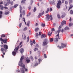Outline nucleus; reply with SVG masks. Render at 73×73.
<instances>
[{"label": "nucleus", "mask_w": 73, "mask_h": 73, "mask_svg": "<svg viewBox=\"0 0 73 73\" xmlns=\"http://www.w3.org/2000/svg\"><path fill=\"white\" fill-rule=\"evenodd\" d=\"M64 1H65V0H62V3H64Z\"/></svg>", "instance_id": "64"}, {"label": "nucleus", "mask_w": 73, "mask_h": 73, "mask_svg": "<svg viewBox=\"0 0 73 73\" xmlns=\"http://www.w3.org/2000/svg\"><path fill=\"white\" fill-rule=\"evenodd\" d=\"M10 3V4H11V5H13V1H11Z\"/></svg>", "instance_id": "49"}, {"label": "nucleus", "mask_w": 73, "mask_h": 73, "mask_svg": "<svg viewBox=\"0 0 73 73\" xmlns=\"http://www.w3.org/2000/svg\"><path fill=\"white\" fill-rule=\"evenodd\" d=\"M35 66H37L38 65V63H35Z\"/></svg>", "instance_id": "58"}, {"label": "nucleus", "mask_w": 73, "mask_h": 73, "mask_svg": "<svg viewBox=\"0 0 73 73\" xmlns=\"http://www.w3.org/2000/svg\"><path fill=\"white\" fill-rule=\"evenodd\" d=\"M30 58L32 61H33V58L32 56H31L30 57Z\"/></svg>", "instance_id": "48"}, {"label": "nucleus", "mask_w": 73, "mask_h": 73, "mask_svg": "<svg viewBox=\"0 0 73 73\" xmlns=\"http://www.w3.org/2000/svg\"><path fill=\"white\" fill-rule=\"evenodd\" d=\"M30 42L31 43V45H33V41H31Z\"/></svg>", "instance_id": "44"}, {"label": "nucleus", "mask_w": 73, "mask_h": 73, "mask_svg": "<svg viewBox=\"0 0 73 73\" xmlns=\"http://www.w3.org/2000/svg\"><path fill=\"white\" fill-rule=\"evenodd\" d=\"M49 8H47V11H46L45 12V13H48V12H49Z\"/></svg>", "instance_id": "31"}, {"label": "nucleus", "mask_w": 73, "mask_h": 73, "mask_svg": "<svg viewBox=\"0 0 73 73\" xmlns=\"http://www.w3.org/2000/svg\"><path fill=\"white\" fill-rule=\"evenodd\" d=\"M41 13H39L38 17V18H40V17H41Z\"/></svg>", "instance_id": "35"}, {"label": "nucleus", "mask_w": 73, "mask_h": 73, "mask_svg": "<svg viewBox=\"0 0 73 73\" xmlns=\"http://www.w3.org/2000/svg\"><path fill=\"white\" fill-rule=\"evenodd\" d=\"M64 24H66V21H63L61 23V25H64Z\"/></svg>", "instance_id": "14"}, {"label": "nucleus", "mask_w": 73, "mask_h": 73, "mask_svg": "<svg viewBox=\"0 0 73 73\" xmlns=\"http://www.w3.org/2000/svg\"><path fill=\"white\" fill-rule=\"evenodd\" d=\"M25 1H26V0H22L21 2V3H25Z\"/></svg>", "instance_id": "39"}, {"label": "nucleus", "mask_w": 73, "mask_h": 73, "mask_svg": "<svg viewBox=\"0 0 73 73\" xmlns=\"http://www.w3.org/2000/svg\"><path fill=\"white\" fill-rule=\"evenodd\" d=\"M21 66L23 68H21L20 69L21 71V73H25L24 72V69L25 72H28V68H25V65L24 64H23L21 66Z\"/></svg>", "instance_id": "2"}, {"label": "nucleus", "mask_w": 73, "mask_h": 73, "mask_svg": "<svg viewBox=\"0 0 73 73\" xmlns=\"http://www.w3.org/2000/svg\"><path fill=\"white\" fill-rule=\"evenodd\" d=\"M51 31L53 32H55V29H54V28H52L51 29Z\"/></svg>", "instance_id": "27"}, {"label": "nucleus", "mask_w": 73, "mask_h": 73, "mask_svg": "<svg viewBox=\"0 0 73 73\" xmlns=\"http://www.w3.org/2000/svg\"><path fill=\"white\" fill-rule=\"evenodd\" d=\"M12 54L13 56H16V53L15 52L13 51L12 52Z\"/></svg>", "instance_id": "20"}, {"label": "nucleus", "mask_w": 73, "mask_h": 73, "mask_svg": "<svg viewBox=\"0 0 73 73\" xmlns=\"http://www.w3.org/2000/svg\"><path fill=\"white\" fill-rule=\"evenodd\" d=\"M65 4H66V5H67L68 4V2L67 1H66L65 2Z\"/></svg>", "instance_id": "47"}, {"label": "nucleus", "mask_w": 73, "mask_h": 73, "mask_svg": "<svg viewBox=\"0 0 73 73\" xmlns=\"http://www.w3.org/2000/svg\"><path fill=\"white\" fill-rule=\"evenodd\" d=\"M33 42L34 44H36V42L35 40H33Z\"/></svg>", "instance_id": "60"}, {"label": "nucleus", "mask_w": 73, "mask_h": 73, "mask_svg": "<svg viewBox=\"0 0 73 73\" xmlns=\"http://www.w3.org/2000/svg\"><path fill=\"white\" fill-rule=\"evenodd\" d=\"M23 44V42H21L19 43V45L18 46H20V45H21V44Z\"/></svg>", "instance_id": "55"}, {"label": "nucleus", "mask_w": 73, "mask_h": 73, "mask_svg": "<svg viewBox=\"0 0 73 73\" xmlns=\"http://www.w3.org/2000/svg\"><path fill=\"white\" fill-rule=\"evenodd\" d=\"M57 17L58 18V19H61V16H60V15L59 14L57 15Z\"/></svg>", "instance_id": "24"}, {"label": "nucleus", "mask_w": 73, "mask_h": 73, "mask_svg": "<svg viewBox=\"0 0 73 73\" xmlns=\"http://www.w3.org/2000/svg\"><path fill=\"white\" fill-rule=\"evenodd\" d=\"M65 30H66L67 29H69V28L68 27H65L64 28Z\"/></svg>", "instance_id": "36"}, {"label": "nucleus", "mask_w": 73, "mask_h": 73, "mask_svg": "<svg viewBox=\"0 0 73 73\" xmlns=\"http://www.w3.org/2000/svg\"><path fill=\"white\" fill-rule=\"evenodd\" d=\"M6 35L5 34H3L1 35V37H5L6 36Z\"/></svg>", "instance_id": "22"}, {"label": "nucleus", "mask_w": 73, "mask_h": 73, "mask_svg": "<svg viewBox=\"0 0 73 73\" xmlns=\"http://www.w3.org/2000/svg\"><path fill=\"white\" fill-rule=\"evenodd\" d=\"M41 26H42V27H44L45 26V25L44 23H42V24L41 25Z\"/></svg>", "instance_id": "38"}, {"label": "nucleus", "mask_w": 73, "mask_h": 73, "mask_svg": "<svg viewBox=\"0 0 73 73\" xmlns=\"http://www.w3.org/2000/svg\"><path fill=\"white\" fill-rule=\"evenodd\" d=\"M52 11H53V9H52V8H50L49 9L50 12H52Z\"/></svg>", "instance_id": "42"}, {"label": "nucleus", "mask_w": 73, "mask_h": 73, "mask_svg": "<svg viewBox=\"0 0 73 73\" xmlns=\"http://www.w3.org/2000/svg\"><path fill=\"white\" fill-rule=\"evenodd\" d=\"M73 11L72 10H71L70 11V13L71 15H73Z\"/></svg>", "instance_id": "32"}, {"label": "nucleus", "mask_w": 73, "mask_h": 73, "mask_svg": "<svg viewBox=\"0 0 73 73\" xmlns=\"http://www.w3.org/2000/svg\"><path fill=\"white\" fill-rule=\"evenodd\" d=\"M31 13H29L27 15V17H29V16L30 15H31Z\"/></svg>", "instance_id": "37"}, {"label": "nucleus", "mask_w": 73, "mask_h": 73, "mask_svg": "<svg viewBox=\"0 0 73 73\" xmlns=\"http://www.w3.org/2000/svg\"><path fill=\"white\" fill-rule=\"evenodd\" d=\"M0 40L1 41H3H3L4 40L1 38H0Z\"/></svg>", "instance_id": "52"}, {"label": "nucleus", "mask_w": 73, "mask_h": 73, "mask_svg": "<svg viewBox=\"0 0 73 73\" xmlns=\"http://www.w3.org/2000/svg\"><path fill=\"white\" fill-rule=\"evenodd\" d=\"M46 19L47 20H49L50 18V20H53V17H52V15H49L48 14L46 15Z\"/></svg>", "instance_id": "7"}, {"label": "nucleus", "mask_w": 73, "mask_h": 73, "mask_svg": "<svg viewBox=\"0 0 73 73\" xmlns=\"http://www.w3.org/2000/svg\"><path fill=\"white\" fill-rule=\"evenodd\" d=\"M61 46L62 48H64V47H66V44L64 43H62L61 44Z\"/></svg>", "instance_id": "13"}, {"label": "nucleus", "mask_w": 73, "mask_h": 73, "mask_svg": "<svg viewBox=\"0 0 73 73\" xmlns=\"http://www.w3.org/2000/svg\"><path fill=\"white\" fill-rule=\"evenodd\" d=\"M41 37L42 38H44L46 37V35L45 34H43L41 36Z\"/></svg>", "instance_id": "15"}, {"label": "nucleus", "mask_w": 73, "mask_h": 73, "mask_svg": "<svg viewBox=\"0 0 73 73\" xmlns=\"http://www.w3.org/2000/svg\"><path fill=\"white\" fill-rule=\"evenodd\" d=\"M1 51L2 52L3 55H5V49H4V48H1Z\"/></svg>", "instance_id": "10"}, {"label": "nucleus", "mask_w": 73, "mask_h": 73, "mask_svg": "<svg viewBox=\"0 0 73 73\" xmlns=\"http://www.w3.org/2000/svg\"><path fill=\"white\" fill-rule=\"evenodd\" d=\"M51 4H55V1H54V0H53L51 2Z\"/></svg>", "instance_id": "33"}, {"label": "nucleus", "mask_w": 73, "mask_h": 73, "mask_svg": "<svg viewBox=\"0 0 73 73\" xmlns=\"http://www.w3.org/2000/svg\"><path fill=\"white\" fill-rule=\"evenodd\" d=\"M38 61H39V64H40V62H41V61H42V60L40 58L38 59Z\"/></svg>", "instance_id": "25"}, {"label": "nucleus", "mask_w": 73, "mask_h": 73, "mask_svg": "<svg viewBox=\"0 0 73 73\" xmlns=\"http://www.w3.org/2000/svg\"><path fill=\"white\" fill-rule=\"evenodd\" d=\"M44 57L45 58H47V56H46V54H44Z\"/></svg>", "instance_id": "43"}, {"label": "nucleus", "mask_w": 73, "mask_h": 73, "mask_svg": "<svg viewBox=\"0 0 73 73\" xmlns=\"http://www.w3.org/2000/svg\"><path fill=\"white\" fill-rule=\"evenodd\" d=\"M39 29V28L38 27L36 28L35 29V32H37L38 31V30Z\"/></svg>", "instance_id": "28"}, {"label": "nucleus", "mask_w": 73, "mask_h": 73, "mask_svg": "<svg viewBox=\"0 0 73 73\" xmlns=\"http://www.w3.org/2000/svg\"><path fill=\"white\" fill-rule=\"evenodd\" d=\"M28 9L29 10H30L31 9V6H30L28 7Z\"/></svg>", "instance_id": "51"}, {"label": "nucleus", "mask_w": 73, "mask_h": 73, "mask_svg": "<svg viewBox=\"0 0 73 73\" xmlns=\"http://www.w3.org/2000/svg\"><path fill=\"white\" fill-rule=\"evenodd\" d=\"M17 72H18L19 73L20 72V70H17Z\"/></svg>", "instance_id": "56"}, {"label": "nucleus", "mask_w": 73, "mask_h": 73, "mask_svg": "<svg viewBox=\"0 0 73 73\" xmlns=\"http://www.w3.org/2000/svg\"><path fill=\"white\" fill-rule=\"evenodd\" d=\"M22 19H23V21H24V22L25 21V18H24V17H23L22 18Z\"/></svg>", "instance_id": "46"}, {"label": "nucleus", "mask_w": 73, "mask_h": 73, "mask_svg": "<svg viewBox=\"0 0 73 73\" xmlns=\"http://www.w3.org/2000/svg\"><path fill=\"white\" fill-rule=\"evenodd\" d=\"M9 0H6L4 2V4L5 5V7H7L8 4H9Z\"/></svg>", "instance_id": "9"}, {"label": "nucleus", "mask_w": 73, "mask_h": 73, "mask_svg": "<svg viewBox=\"0 0 73 73\" xmlns=\"http://www.w3.org/2000/svg\"><path fill=\"white\" fill-rule=\"evenodd\" d=\"M36 8L35 7L33 11L34 12H35L36 11Z\"/></svg>", "instance_id": "53"}, {"label": "nucleus", "mask_w": 73, "mask_h": 73, "mask_svg": "<svg viewBox=\"0 0 73 73\" xmlns=\"http://www.w3.org/2000/svg\"><path fill=\"white\" fill-rule=\"evenodd\" d=\"M17 6H18V5L17 4L15 5H14V8H16V7H17Z\"/></svg>", "instance_id": "45"}, {"label": "nucleus", "mask_w": 73, "mask_h": 73, "mask_svg": "<svg viewBox=\"0 0 73 73\" xmlns=\"http://www.w3.org/2000/svg\"><path fill=\"white\" fill-rule=\"evenodd\" d=\"M27 27H25V28H24V29H23V31H27Z\"/></svg>", "instance_id": "41"}, {"label": "nucleus", "mask_w": 73, "mask_h": 73, "mask_svg": "<svg viewBox=\"0 0 73 73\" xmlns=\"http://www.w3.org/2000/svg\"><path fill=\"white\" fill-rule=\"evenodd\" d=\"M22 24V23H21L19 24V27H20V28H21V27Z\"/></svg>", "instance_id": "57"}, {"label": "nucleus", "mask_w": 73, "mask_h": 73, "mask_svg": "<svg viewBox=\"0 0 73 73\" xmlns=\"http://www.w3.org/2000/svg\"><path fill=\"white\" fill-rule=\"evenodd\" d=\"M22 38L23 40H25V39H26V38H27V36H25V35H24V36H23V35H22Z\"/></svg>", "instance_id": "17"}, {"label": "nucleus", "mask_w": 73, "mask_h": 73, "mask_svg": "<svg viewBox=\"0 0 73 73\" xmlns=\"http://www.w3.org/2000/svg\"><path fill=\"white\" fill-rule=\"evenodd\" d=\"M49 42V41L47 39H44V41L43 42V46H45L46 45L48 44Z\"/></svg>", "instance_id": "5"}, {"label": "nucleus", "mask_w": 73, "mask_h": 73, "mask_svg": "<svg viewBox=\"0 0 73 73\" xmlns=\"http://www.w3.org/2000/svg\"><path fill=\"white\" fill-rule=\"evenodd\" d=\"M9 11H8V12H7L5 11V14L6 15H8V14H9Z\"/></svg>", "instance_id": "26"}, {"label": "nucleus", "mask_w": 73, "mask_h": 73, "mask_svg": "<svg viewBox=\"0 0 73 73\" xmlns=\"http://www.w3.org/2000/svg\"><path fill=\"white\" fill-rule=\"evenodd\" d=\"M3 1H2L0 3V5H1V4H3Z\"/></svg>", "instance_id": "62"}, {"label": "nucleus", "mask_w": 73, "mask_h": 73, "mask_svg": "<svg viewBox=\"0 0 73 73\" xmlns=\"http://www.w3.org/2000/svg\"><path fill=\"white\" fill-rule=\"evenodd\" d=\"M19 49V46H18L17 47L15 48L14 50L15 52H17L18 51V49Z\"/></svg>", "instance_id": "12"}, {"label": "nucleus", "mask_w": 73, "mask_h": 73, "mask_svg": "<svg viewBox=\"0 0 73 73\" xmlns=\"http://www.w3.org/2000/svg\"><path fill=\"white\" fill-rule=\"evenodd\" d=\"M52 34V32H51L50 33V32H48V35L49 36H50Z\"/></svg>", "instance_id": "19"}, {"label": "nucleus", "mask_w": 73, "mask_h": 73, "mask_svg": "<svg viewBox=\"0 0 73 73\" xmlns=\"http://www.w3.org/2000/svg\"><path fill=\"white\" fill-rule=\"evenodd\" d=\"M3 42H4V43H7V39H6L5 40H3Z\"/></svg>", "instance_id": "23"}, {"label": "nucleus", "mask_w": 73, "mask_h": 73, "mask_svg": "<svg viewBox=\"0 0 73 73\" xmlns=\"http://www.w3.org/2000/svg\"><path fill=\"white\" fill-rule=\"evenodd\" d=\"M39 36H41V32H39Z\"/></svg>", "instance_id": "63"}, {"label": "nucleus", "mask_w": 73, "mask_h": 73, "mask_svg": "<svg viewBox=\"0 0 73 73\" xmlns=\"http://www.w3.org/2000/svg\"><path fill=\"white\" fill-rule=\"evenodd\" d=\"M61 1H59L57 5V7L58 9L60 8V5H61Z\"/></svg>", "instance_id": "8"}, {"label": "nucleus", "mask_w": 73, "mask_h": 73, "mask_svg": "<svg viewBox=\"0 0 73 73\" xmlns=\"http://www.w3.org/2000/svg\"><path fill=\"white\" fill-rule=\"evenodd\" d=\"M68 2L69 4L70 5V7L68 9V11H69L70 9H72V8H73V5L72 4V0H69Z\"/></svg>", "instance_id": "3"}, {"label": "nucleus", "mask_w": 73, "mask_h": 73, "mask_svg": "<svg viewBox=\"0 0 73 73\" xmlns=\"http://www.w3.org/2000/svg\"><path fill=\"white\" fill-rule=\"evenodd\" d=\"M66 16V15L64 13H63L62 14V15L61 16V17L62 18H64Z\"/></svg>", "instance_id": "18"}, {"label": "nucleus", "mask_w": 73, "mask_h": 73, "mask_svg": "<svg viewBox=\"0 0 73 73\" xmlns=\"http://www.w3.org/2000/svg\"><path fill=\"white\" fill-rule=\"evenodd\" d=\"M38 35H39L38 34V33H36V37H37V36H38Z\"/></svg>", "instance_id": "61"}, {"label": "nucleus", "mask_w": 73, "mask_h": 73, "mask_svg": "<svg viewBox=\"0 0 73 73\" xmlns=\"http://www.w3.org/2000/svg\"><path fill=\"white\" fill-rule=\"evenodd\" d=\"M61 28H62V26L61 25H60L58 27V29L57 31L58 34L56 36V38H55L54 40V42H57L58 40V39H60L59 36V33H60V32L61 31Z\"/></svg>", "instance_id": "1"}, {"label": "nucleus", "mask_w": 73, "mask_h": 73, "mask_svg": "<svg viewBox=\"0 0 73 73\" xmlns=\"http://www.w3.org/2000/svg\"><path fill=\"white\" fill-rule=\"evenodd\" d=\"M23 14H22L21 13V14H20V16H19V17L21 18H22V16Z\"/></svg>", "instance_id": "50"}, {"label": "nucleus", "mask_w": 73, "mask_h": 73, "mask_svg": "<svg viewBox=\"0 0 73 73\" xmlns=\"http://www.w3.org/2000/svg\"><path fill=\"white\" fill-rule=\"evenodd\" d=\"M3 47L5 49H8V45L6 44H4L3 45Z\"/></svg>", "instance_id": "16"}, {"label": "nucleus", "mask_w": 73, "mask_h": 73, "mask_svg": "<svg viewBox=\"0 0 73 73\" xmlns=\"http://www.w3.org/2000/svg\"><path fill=\"white\" fill-rule=\"evenodd\" d=\"M24 56H22L21 57L20 61L19 62V66H21V65H23V60L24 59Z\"/></svg>", "instance_id": "6"}, {"label": "nucleus", "mask_w": 73, "mask_h": 73, "mask_svg": "<svg viewBox=\"0 0 73 73\" xmlns=\"http://www.w3.org/2000/svg\"><path fill=\"white\" fill-rule=\"evenodd\" d=\"M0 7H1V10H3V8H4V7H3V5H0Z\"/></svg>", "instance_id": "30"}, {"label": "nucleus", "mask_w": 73, "mask_h": 73, "mask_svg": "<svg viewBox=\"0 0 73 73\" xmlns=\"http://www.w3.org/2000/svg\"><path fill=\"white\" fill-rule=\"evenodd\" d=\"M29 37L28 36L27 38V42H29Z\"/></svg>", "instance_id": "40"}, {"label": "nucleus", "mask_w": 73, "mask_h": 73, "mask_svg": "<svg viewBox=\"0 0 73 73\" xmlns=\"http://www.w3.org/2000/svg\"><path fill=\"white\" fill-rule=\"evenodd\" d=\"M26 61L27 64H29V63L30 62V61H31L30 60L28 59H26Z\"/></svg>", "instance_id": "21"}, {"label": "nucleus", "mask_w": 73, "mask_h": 73, "mask_svg": "<svg viewBox=\"0 0 73 73\" xmlns=\"http://www.w3.org/2000/svg\"><path fill=\"white\" fill-rule=\"evenodd\" d=\"M2 14H3V12H2V11H0V15H1Z\"/></svg>", "instance_id": "59"}, {"label": "nucleus", "mask_w": 73, "mask_h": 73, "mask_svg": "<svg viewBox=\"0 0 73 73\" xmlns=\"http://www.w3.org/2000/svg\"><path fill=\"white\" fill-rule=\"evenodd\" d=\"M73 25V24L72 23H69V27H70V26H72Z\"/></svg>", "instance_id": "34"}, {"label": "nucleus", "mask_w": 73, "mask_h": 73, "mask_svg": "<svg viewBox=\"0 0 73 73\" xmlns=\"http://www.w3.org/2000/svg\"><path fill=\"white\" fill-rule=\"evenodd\" d=\"M20 13L22 14L23 16H25V10H23L22 12H21V11H22V7L21 6H20Z\"/></svg>", "instance_id": "4"}, {"label": "nucleus", "mask_w": 73, "mask_h": 73, "mask_svg": "<svg viewBox=\"0 0 73 73\" xmlns=\"http://www.w3.org/2000/svg\"><path fill=\"white\" fill-rule=\"evenodd\" d=\"M58 48H60V49H61V48H62V46H58Z\"/></svg>", "instance_id": "54"}, {"label": "nucleus", "mask_w": 73, "mask_h": 73, "mask_svg": "<svg viewBox=\"0 0 73 73\" xmlns=\"http://www.w3.org/2000/svg\"><path fill=\"white\" fill-rule=\"evenodd\" d=\"M50 42H52V41H53V39L52 38H51L50 40Z\"/></svg>", "instance_id": "29"}, {"label": "nucleus", "mask_w": 73, "mask_h": 73, "mask_svg": "<svg viewBox=\"0 0 73 73\" xmlns=\"http://www.w3.org/2000/svg\"><path fill=\"white\" fill-rule=\"evenodd\" d=\"M19 51L21 54H23V53L24 52V49L23 48H22Z\"/></svg>", "instance_id": "11"}]
</instances>
